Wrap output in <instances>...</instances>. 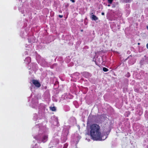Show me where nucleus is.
Returning <instances> with one entry per match:
<instances>
[{
	"mask_svg": "<svg viewBox=\"0 0 148 148\" xmlns=\"http://www.w3.org/2000/svg\"><path fill=\"white\" fill-rule=\"evenodd\" d=\"M100 129L99 126L97 124H93L90 126V135L94 140H102Z\"/></svg>",
	"mask_w": 148,
	"mask_h": 148,
	"instance_id": "f257e3e1",
	"label": "nucleus"
},
{
	"mask_svg": "<svg viewBox=\"0 0 148 148\" xmlns=\"http://www.w3.org/2000/svg\"><path fill=\"white\" fill-rule=\"evenodd\" d=\"M32 82L36 87H39L40 86V83L37 80H33L32 81Z\"/></svg>",
	"mask_w": 148,
	"mask_h": 148,
	"instance_id": "f03ea898",
	"label": "nucleus"
},
{
	"mask_svg": "<svg viewBox=\"0 0 148 148\" xmlns=\"http://www.w3.org/2000/svg\"><path fill=\"white\" fill-rule=\"evenodd\" d=\"M82 74L83 76L87 78H88L90 76L89 73L86 72H83L82 73Z\"/></svg>",
	"mask_w": 148,
	"mask_h": 148,
	"instance_id": "7ed1b4c3",
	"label": "nucleus"
},
{
	"mask_svg": "<svg viewBox=\"0 0 148 148\" xmlns=\"http://www.w3.org/2000/svg\"><path fill=\"white\" fill-rule=\"evenodd\" d=\"M47 135H44L42 138L41 142L45 143L46 142L47 140Z\"/></svg>",
	"mask_w": 148,
	"mask_h": 148,
	"instance_id": "20e7f679",
	"label": "nucleus"
},
{
	"mask_svg": "<svg viewBox=\"0 0 148 148\" xmlns=\"http://www.w3.org/2000/svg\"><path fill=\"white\" fill-rule=\"evenodd\" d=\"M91 18L92 20L97 21L98 19V18L96 16L92 15L91 16Z\"/></svg>",
	"mask_w": 148,
	"mask_h": 148,
	"instance_id": "39448f33",
	"label": "nucleus"
},
{
	"mask_svg": "<svg viewBox=\"0 0 148 148\" xmlns=\"http://www.w3.org/2000/svg\"><path fill=\"white\" fill-rule=\"evenodd\" d=\"M25 61H27L28 63L30 62H31V58L29 57H27L25 60Z\"/></svg>",
	"mask_w": 148,
	"mask_h": 148,
	"instance_id": "423d86ee",
	"label": "nucleus"
},
{
	"mask_svg": "<svg viewBox=\"0 0 148 148\" xmlns=\"http://www.w3.org/2000/svg\"><path fill=\"white\" fill-rule=\"evenodd\" d=\"M123 1L126 3H129L131 2L132 0H123Z\"/></svg>",
	"mask_w": 148,
	"mask_h": 148,
	"instance_id": "0eeeda50",
	"label": "nucleus"
},
{
	"mask_svg": "<svg viewBox=\"0 0 148 148\" xmlns=\"http://www.w3.org/2000/svg\"><path fill=\"white\" fill-rule=\"evenodd\" d=\"M50 110L52 111H55L56 110V108L55 107H51Z\"/></svg>",
	"mask_w": 148,
	"mask_h": 148,
	"instance_id": "6e6552de",
	"label": "nucleus"
},
{
	"mask_svg": "<svg viewBox=\"0 0 148 148\" xmlns=\"http://www.w3.org/2000/svg\"><path fill=\"white\" fill-rule=\"evenodd\" d=\"M103 70L104 72H107L109 70L107 68L105 67H103Z\"/></svg>",
	"mask_w": 148,
	"mask_h": 148,
	"instance_id": "1a4fd4ad",
	"label": "nucleus"
},
{
	"mask_svg": "<svg viewBox=\"0 0 148 148\" xmlns=\"http://www.w3.org/2000/svg\"><path fill=\"white\" fill-rule=\"evenodd\" d=\"M113 0H108V2L110 4H111Z\"/></svg>",
	"mask_w": 148,
	"mask_h": 148,
	"instance_id": "9d476101",
	"label": "nucleus"
},
{
	"mask_svg": "<svg viewBox=\"0 0 148 148\" xmlns=\"http://www.w3.org/2000/svg\"><path fill=\"white\" fill-rule=\"evenodd\" d=\"M68 146V144L67 143L65 144L63 148H66Z\"/></svg>",
	"mask_w": 148,
	"mask_h": 148,
	"instance_id": "9b49d317",
	"label": "nucleus"
},
{
	"mask_svg": "<svg viewBox=\"0 0 148 148\" xmlns=\"http://www.w3.org/2000/svg\"><path fill=\"white\" fill-rule=\"evenodd\" d=\"M130 73H128L127 74V75H126V76L127 77H130Z\"/></svg>",
	"mask_w": 148,
	"mask_h": 148,
	"instance_id": "f8f14e48",
	"label": "nucleus"
},
{
	"mask_svg": "<svg viewBox=\"0 0 148 148\" xmlns=\"http://www.w3.org/2000/svg\"><path fill=\"white\" fill-rule=\"evenodd\" d=\"M74 75H77L78 76L79 75V74L78 73H76Z\"/></svg>",
	"mask_w": 148,
	"mask_h": 148,
	"instance_id": "ddd939ff",
	"label": "nucleus"
},
{
	"mask_svg": "<svg viewBox=\"0 0 148 148\" xmlns=\"http://www.w3.org/2000/svg\"><path fill=\"white\" fill-rule=\"evenodd\" d=\"M59 17H60V18H61L63 17V16L62 15H59Z\"/></svg>",
	"mask_w": 148,
	"mask_h": 148,
	"instance_id": "4468645a",
	"label": "nucleus"
},
{
	"mask_svg": "<svg viewBox=\"0 0 148 148\" xmlns=\"http://www.w3.org/2000/svg\"><path fill=\"white\" fill-rule=\"evenodd\" d=\"M71 1H72V2H73V3H74L75 2V0H70Z\"/></svg>",
	"mask_w": 148,
	"mask_h": 148,
	"instance_id": "2eb2a0df",
	"label": "nucleus"
},
{
	"mask_svg": "<svg viewBox=\"0 0 148 148\" xmlns=\"http://www.w3.org/2000/svg\"><path fill=\"white\" fill-rule=\"evenodd\" d=\"M146 47H147V48L148 49V43H147V45H146Z\"/></svg>",
	"mask_w": 148,
	"mask_h": 148,
	"instance_id": "dca6fc26",
	"label": "nucleus"
},
{
	"mask_svg": "<svg viewBox=\"0 0 148 148\" xmlns=\"http://www.w3.org/2000/svg\"><path fill=\"white\" fill-rule=\"evenodd\" d=\"M104 14H104V12H102V13H101V14H102V15H104Z\"/></svg>",
	"mask_w": 148,
	"mask_h": 148,
	"instance_id": "f3484780",
	"label": "nucleus"
},
{
	"mask_svg": "<svg viewBox=\"0 0 148 148\" xmlns=\"http://www.w3.org/2000/svg\"><path fill=\"white\" fill-rule=\"evenodd\" d=\"M36 139L38 140H40V139L38 137H37L36 138Z\"/></svg>",
	"mask_w": 148,
	"mask_h": 148,
	"instance_id": "a211bd4d",
	"label": "nucleus"
},
{
	"mask_svg": "<svg viewBox=\"0 0 148 148\" xmlns=\"http://www.w3.org/2000/svg\"><path fill=\"white\" fill-rule=\"evenodd\" d=\"M57 123H58V120H57Z\"/></svg>",
	"mask_w": 148,
	"mask_h": 148,
	"instance_id": "6ab92c4d",
	"label": "nucleus"
},
{
	"mask_svg": "<svg viewBox=\"0 0 148 148\" xmlns=\"http://www.w3.org/2000/svg\"><path fill=\"white\" fill-rule=\"evenodd\" d=\"M108 6H110V5H108Z\"/></svg>",
	"mask_w": 148,
	"mask_h": 148,
	"instance_id": "aec40b11",
	"label": "nucleus"
},
{
	"mask_svg": "<svg viewBox=\"0 0 148 148\" xmlns=\"http://www.w3.org/2000/svg\"><path fill=\"white\" fill-rule=\"evenodd\" d=\"M147 29H148V26H147Z\"/></svg>",
	"mask_w": 148,
	"mask_h": 148,
	"instance_id": "412c9836",
	"label": "nucleus"
},
{
	"mask_svg": "<svg viewBox=\"0 0 148 148\" xmlns=\"http://www.w3.org/2000/svg\"><path fill=\"white\" fill-rule=\"evenodd\" d=\"M138 45H139V44H140V43H138Z\"/></svg>",
	"mask_w": 148,
	"mask_h": 148,
	"instance_id": "4be33fe9",
	"label": "nucleus"
},
{
	"mask_svg": "<svg viewBox=\"0 0 148 148\" xmlns=\"http://www.w3.org/2000/svg\"><path fill=\"white\" fill-rule=\"evenodd\" d=\"M81 31L82 32L83 31V30H81Z\"/></svg>",
	"mask_w": 148,
	"mask_h": 148,
	"instance_id": "5701e85b",
	"label": "nucleus"
},
{
	"mask_svg": "<svg viewBox=\"0 0 148 148\" xmlns=\"http://www.w3.org/2000/svg\"><path fill=\"white\" fill-rule=\"evenodd\" d=\"M91 14H93V13H92Z\"/></svg>",
	"mask_w": 148,
	"mask_h": 148,
	"instance_id": "b1692460",
	"label": "nucleus"
}]
</instances>
